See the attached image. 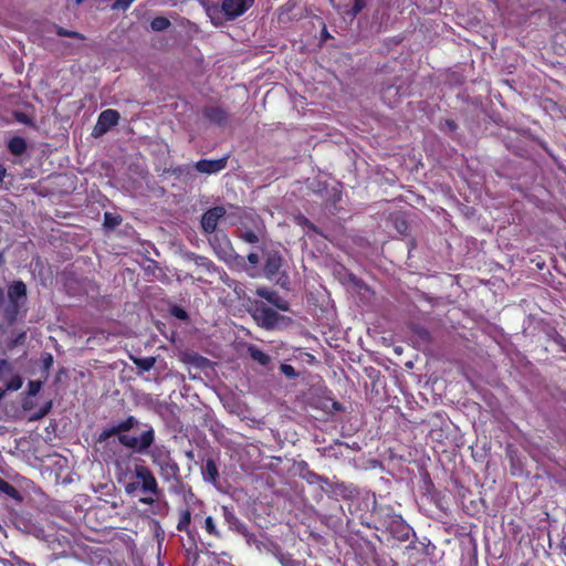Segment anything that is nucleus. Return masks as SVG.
<instances>
[{
    "mask_svg": "<svg viewBox=\"0 0 566 566\" xmlns=\"http://www.w3.org/2000/svg\"><path fill=\"white\" fill-rule=\"evenodd\" d=\"M144 454L149 455L163 481H180V467L172 458L171 450L167 446L155 444L154 442Z\"/></svg>",
    "mask_w": 566,
    "mask_h": 566,
    "instance_id": "obj_3",
    "label": "nucleus"
},
{
    "mask_svg": "<svg viewBox=\"0 0 566 566\" xmlns=\"http://www.w3.org/2000/svg\"><path fill=\"white\" fill-rule=\"evenodd\" d=\"M6 176H7V169H6V167L2 164H0V181L1 182L3 181Z\"/></svg>",
    "mask_w": 566,
    "mask_h": 566,
    "instance_id": "obj_45",
    "label": "nucleus"
},
{
    "mask_svg": "<svg viewBox=\"0 0 566 566\" xmlns=\"http://www.w3.org/2000/svg\"><path fill=\"white\" fill-rule=\"evenodd\" d=\"M51 407H52V402L51 401L46 402L35 413L30 416L29 420L34 421V420H39V419L45 417L50 412Z\"/></svg>",
    "mask_w": 566,
    "mask_h": 566,
    "instance_id": "obj_33",
    "label": "nucleus"
},
{
    "mask_svg": "<svg viewBox=\"0 0 566 566\" xmlns=\"http://www.w3.org/2000/svg\"><path fill=\"white\" fill-rule=\"evenodd\" d=\"M247 260L253 266H255L259 263V261H260L259 255L256 253H254V252L249 253L247 255Z\"/></svg>",
    "mask_w": 566,
    "mask_h": 566,
    "instance_id": "obj_42",
    "label": "nucleus"
},
{
    "mask_svg": "<svg viewBox=\"0 0 566 566\" xmlns=\"http://www.w3.org/2000/svg\"><path fill=\"white\" fill-rule=\"evenodd\" d=\"M135 0H116L111 8L113 10L126 11Z\"/></svg>",
    "mask_w": 566,
    "mask_h": 566,
    "instance_id": "obj_36",
    "label": "nucleus"
},
{
    "mask_svg": "<svg viewBox=\"0 0 566 566\" xmlns=\"http://www.w3.org/2000/svg\"><path fill=\"white\" fill-rule=\"evenodd\" d=\"M280 371L289 379H295L298 376L295 368L290 364H281Z\"/></svg>",
    "mask_w": 566,
    "mask_h": 566,
    "instance_id": "obj_34",
    "label": "nucleus"
},
{
    "mask_svg": "<svg viewBox=\"0 0 566 566\" xmlns=\"http://www.w3.org/2000/svg\"><path fill=\"white\" fill-rule=\"evenodd\" d=\"M203 117L211 124L223 127L228 124L229 113L222 106H205L202 109Z\"/></svg>",
    "mask_w": 566,
    "mask_h": 566,
    "instance_id": "obj_12",
    "label": "nucleus"
},
{
    "mask_svg": "<svg viewBox=\"0 0 566 566\" xmlns=\"http://www.w3.org/2000/svg\"><path fill=\"white\" fill-rule=\"evenodd\" d=\"M190 524H191L190 510L185 509V510L180 511L178 523L176 526L177 531L185 532V533H187L188 536H190L191 535Z\"/></svg>",
    "mask_w": 566,
    "mask_h": 566,
    "instance_id": "obj_22",
    "label": "nucleus"
},
{
    "mask_svg": "<svg viewBox=\"0 0 566 566\" xmlns=\"http://www.w3.org/2000/svg\"><path fill=\"white\" fill-rule=\"evenodd\" d=\"M227 213L223 206H216L208 209L201 217V228L207 234H212L217 231L218 222Z\"/></svg>",
    "mask_w": 566,
    "mask_h": 566,
    "instance_id": "obj_7",
    "label": "nucleus"
},
{
    "mask_svg": "<svg viewBox=\"0 0 566 566\" xmlns=\"http://www.w3.org/2000/svg\"><path fill=\"white\" fill-rule=\"evenodd\" d=\"M209 243L220 260L227 262L229 259L234 256L243 262V258L234 253L231 241L226 232L216 231L209 238Z\"/></svg>",
    "mask_w": 566,
    "mask_h": 566,
    "instance_id": "obj_6",
    "label": "nucleus"
},
{
    "mask_svg": "<svg viewBox=\"0 0 566 566\" xmlns=\"http://www.w3.org/2000/svg\"><path fill=\"white\" fill-rule=\"evenodd\" d=\"M282 266L283 256L279 250H271L265 253L263 275L270 281L275 280L280 286L287 287L290 279L286 272L281 271Z\"/></svg>",
    "mask_w": 566,
    "mask_h": 566,
    "instance_id": "obj_5",
    "label": "nucleus"
},
{
    "mask_svg": "<svg viewBox=\"0 0 566 566\" xmlns=\"http://www.w3.org/2000/svg\"><path fill=\"white\" fill-rule=\"evenodd\" d=\"M4 303V291L0 287V306Z\"/></svg>",
    "mask_w": 566,
    "mask_h": 566,
    "instance_id": "obj_46",
    "label": "nucleus"
},
{
    "mask_svg": "<svg viewBox=\"0 0 566 566\" xmlns=\"http://www.w3.org/2000/svg\"><path fill=\"white\" fill-rule=\"evenodd\" d=\"M28 145L23 137L13 136L8 142V150L13 156H21L27 151Z\"/></svg>",
    "mask_w": 566,
    "mask_h": 566,
    "instance_id": "obj_20",
    "label": "nucleus"
},
{
    "mask_svg": "<svg viewBox=\"0 0 566 566\" xmlns=\"http://www.w3.org/2000/svg\"><path fill=\"white\" fill-rule=\"evenodd\" d=\"M134 365L143 370V371H149L156 364V358L153 356L148 357H136L133 358Z\"/></svg>",
    "mask_w": 566,
    "mask_h": 566,
    "instance_id": "obj_26",
    "label": "nucleus"
},
{
    "mask_svg": "<svg viewBox=\"0 0 566 566\" xmlns=\"http://www.w3.org/2000/svg\"><path fill=\"white\" fill-rule=\"evenodd\" d=\"M57 35L60 36H67V38H75V39H82V35L76 32V31H70V30H66L62 27H59L57 28V31H56Z\"/></svg>",
    "mask_w": 566,
    "mask_h": 566,
    "instance_id": "obj_37",
    "label": "nucleus"
},
{
    "mask_svg": "<svg viewBox=\"0 0 566 566\" xmlns=\"http://www.w3.org/2000/svg\"><path fill=\"white\" fill-rule=\"evenodd\" d=\"M274 557L282 566H306L305 562L294 559L292 554L284 553L281 549L274 553Z\"/></svg>",
    "mask_w": 566,
    "mask_h": 566,
    "instance_id": "obj_23",
    "label": "nucleus"
},
{
    "mask_svg": "<svg viewBox=\"0 0 566 566\" xmlns=\"http://www.w3.org/2000/svg\"><path fill=\"white\" fill-rule=\"evenodd\" d=\"M197 260L198 264L205 266L207 270H210L213 266V262L206 256H198Z\"/></svg>",
    "mask_w": 566,
    "mask_h": 566,
    "instance_id": "obj_41",
    "label": "nucleus"
},
{
    "mask_svg": "<svg viewBox=\"0 0 566 566\" xmlns=\"http://www.w3.org/2000/svg\"><path fill=\"white\" fill-rule=\"evenodd\" d=\"M222 514L224 517V522L228 524L230 530L237 531L240 534H244V532L247 531V526L235 515L233 509L223 505Z\"/></svg>",
    "mask_w": 566,
    "mask_h": 566,
    "instance_id": "obj_16",
    "label": "nucleus"
},
{
    "mask_svg": "<svg viewBox=\"0 0 566 566\" xmlns=\"http://www.w3.org/2000/svg\"><path fill=\"white\" fill-rule=\"evenodd\" d=\"M187 457H188V458H192V457H193L192 451H188V452H187Z\"/></svg>",
    "mask_w": 566,
    "mask_h": 566,
    "instance_id": "obj_47",
    "label": "nucleus"
},
{
    "mask_svg": "<svg viewBox=\"0 0 566 566\" xmlns=\"http://www.w3.org/2000/svg\"><path fill=\"white\" fill-rule=\"evenodd\" d=\"M336 485H337V488H339V489H340V488H342V489H344V488H345L344 483L336 484Z\"/></svg>",
    "mask_w": 566,
    "mask_h": 566,
    "instance_id": "obj_52",
    "label": "nucleus"
},
{
    "mask_svg": "<svg viewBox=\"0 0 566 566\" xmlns=\"http://www.w3.org/2000/svg\"><path fill=\"white\" fill-rule=\"evenodd\" d=\"M392 566H398L397 563H394Z\"/></svg>",
    "mask_w": 566,
    "mask_h": 566,
    "instance_id": "obj_54",
    "label": "nucleus"
},
{
    "mask_svg": "<svg viewBox=\"0 0 566 566\" xmlns=\"http://www.w3.org/2000/svg\"><path fill=\"white\" fill-rule=\"evenodd\" d=\"M170 25H171L170 20L168 18L161 17V15L155 17L150 21V28L153 31H156V32L164 31V30L168 29Z\"/></svg>",
    "mask_w": 566,
    "mask_h": 566,
    "instance_id": "obj_27",
    "label": "nucleus"
},
{
    "mask_svg": "<svg viewBox=\"0 0 566 566\" xmlns=\"http://www.w3.org/2000/svg\"><path fill=\"white\" fill-rule=\"evenodd\" d=\"M120 118L119 113L116 109H105L103 111L97 118L96 125L93 130V135L98 137L105 133H107L113 126L118 124Z\"/></svg>",
    "mask_w": 566,
    "mask_h": 566,
    "instance_id": "obj_8",
    "label": "nucleus"
},
{
    "mask_svg": "<svg viewBox=\"0 0 566 566\" xmlns=\"http://www.w3.org/2000/svg\"><path fill=\"white\" fill-rule=\"evenodd\" d=\"M255 0H223L221 10L228 20H233L247 12Z\"/></svg>",
    "mask_w": 566,
    "mask_h": 566,
    "instance_id": "obj_9",
    "label": "nucleus"
},
{
    "mask_svg": "<svg viewBox=\"0 0 566 566\" xmlns=\"http://www.w3.org/2000/svg\"><path fill=\"white\" fill-rule=\"evenodd\" d=\"M248 354L254 361L259 363L261 366H266L271 361L270 355L260 349L256 345H249Z\"/></svg>",
    "mask_w": 566,
    "mask_h": 566,
    "instance_id": "obj_21",
    "label": "nucleus"
},
{
    "mask_svg": "<svg viewBox=\"0 0 566 566\" xmlns=\"http://www.w3.org/2000/svg\"><path fill=\"white\" fill-rule=\"evenodd\" d=\"M22 384H23V380H22L21 376L15 375L7 381L6 389L10 390V391H17L22 387Z\"/></svg>",
    "mask_w": 566,
    "mask_h": 566,
    "instance_id": "obj_31",
    "label": "nucleus"
},
{
    "mask_svg": "<svg viewBox=\"0 0 566 566\" xmlns=\"http://www.w3.org/2000/svg\"><path fill=\"white\" fill-rule=\"evenodd\" d=\"M123 219L120 216L112 213V212H105L104 213V227L108 229H114L118 227L122 223Z\"/></svg>",
    "mask_w": 566,
    "mask_h": 566,
    "instance_id": "obj_28",
    "label": "nucleus"
},
{
    "mask_svg": "<svg viewBox=\"0 0 566 566\" xmlns=\"http://www.w3.org/2000/svg\"><path fill=\"white\" fill-rule=\"evenodd\" d=\"M134 475L137 481L127 483L125 485V492L128 495H134L139 490L146 495L140 497L139 502L147 505L154 504L160 496L161 490L153 471L145 464H135Z\"/></svg>",
    "mask_w": 566,
    "mask_h": 566,
    "instance_id": "obj_2",
    "label": "nucleus"
},
{
    "mask_svg": "<svg viewBox=\"0 0 566 566\" xmlns=\"http://www.w3.org/2000/svg\"><path fill=\"white\" fill-rule=\"evenodd\" d=\"M13 116H14L15 120L21 124H24L28 126H34L32 118L23 112H14Z\"/></svg>",
    "mask_w": 566,
    "mask_h": 566,
    "instance_id": "obj_35",
    "label": "nucleus"
},
{
    "mask_svg": "<svg viewBox=\"0 0 566 566\" xmlns=\"http://www.w3.org/2000/svg\"><path fill=\"white\" fill-rule=\"evenodd\" d=\"M323 36H329V33H327V30H324Z\"/></svg>",
    "mask_w": 566,
    "mask_h": 566,
    "instance_id": "obj_51",
    "label": "nucleus"
},
{
    "mask_svg": "<svg viewBox=\"0 0 566 566\" xmlns=\"http://www.w3.org/2000/svg\"><path fill=\"white\" fill-rule=\"evenodd\" d=\"M22 306L23 305L9 303V305L4 308V318L9 325H12L17 322Z\"/></svg>",
    "mask_w": 566,
    "mask_h": 566,
    "instance_id": "obj_25",
    "label": "nucleus"
},
{
    "mask_svg": "<svg viewBox=\"0 0 566 566\" xmlns=\"http://www.w3.org/2000/svg\"><path fill=\"white\" fill-rule=\"evenodd\" d=\"M202 476L206 482L216 484L219 480V470L212 458L206 460L202 467Z\"/></svg>",
    "mask_w": 566,
    "mask_h": 566,
    "instance_id": "obj_17",
    "label": "nucleus"
},
{
    "mask_svg": "<svg viewBox=\"0 0 566 566\" xmlns=\"http://www.w3.org/2000/svg\"><path fill=\"white\" fill-rule=\"evenodd\" d=\"M53 365V356L49 353L45 354V356L43 357V369L45 373L49 371V369L52 367Z\"/></svg>",
    "mask_w": 566,
    "mask_h": 566,
    "instance_id": "obj_40",
    "label": "nucleus"
},
{
    "mask_svg": "<svg viewBox=\"0 0 566 566\" xmlns=\"http://www.w3.org/2000/svg\"><path fill=\"white\" fill-rule=\"evenodd\" d=\"M388 531L394 538L400 542L408 541L410 536L415 534L412 527L408 525L400 515L392 517L388 525Z\"/></svg>",
    "mask_w": 566,
    "mask_h": 566,
    "instance_id": "obj_10",
    "label": "nucleus"
},
{
    "mask_svg": "<svg viewBox=\"0 0 566 566\" xmlns=\"http://www.w3.org/2000/svg\"><path fill=\"white\" fill-rule=\"evenodd\" d=\"M11 370V365L7 359H0V374Z\"/></svg>",
    "mask_w": 566,
    "mask_h": 566,
    "instance_id": "obj_43",
    "label": "nucleus"
},
{
    "mask_svg": "<svg viewBox=\"0 0 566 566\" xmlns=\"http://www.w3.org/2000/svg\"><path fill=\"white\" fill-rule=\"evenodd\" d=\"M171 314H172L175 317H177V318H179V319H181V321H186V319H188V318H189V315H188L187 311H186V310H184V308H182V307H180V306H174V307L171 308Z\"/></svg>",
    "mask_w": 566,
    "mask_h": 566,
    "instance_id": "obj_38",
    "label": "nucleus"
},
{
    "mask_svg": "<svg viewBox=\"0 0 566 566\" xmlns=\"http://www.w3.org/2000/svg\"><path fill=\"white\" fill-rule=\"evenodd\" d=\"M235 235L239 239H241L243 242L249 243V244H256L261 240L260 234L256 231H254L243 224L241 227L237 228Z\"/></svg>",
    "mask_w": 566,
    "mask_h": 566,
    "instance_id": "obj_18",
    "label": "nucleus"
},
{
    "mask_svg": "<svg viewBox=\"0 0 566 566\" xmlns=\"http://www.w3.org/2000/svg\"><path fill=\"white\" fill-rule=\"evenodd\" d=\"M0 492L6 494L8 497L21 502L23 500L21 493L8 481L0 476Z\"/></svg>",
    "mask_w": 566,
    "mask_h": 566,
    "instance_id": "obj_24",
    "label": "nucleus"
},
{
    "mask_svg": "<svg viewBox=\"0 0 566 566\" xmlns=\"http://www.w3.org/2000/svg\"><path fill=\"white\" fill-rule=\"evenodd\" d=\"M84 1H85V0H76V3H78V4H80V3L84 2Z\"/></svg>",
    "mask_w": 566,
    "mask_h": 566,
    "instance_id": "obj_53",
    "label": "nucleus"
},
{
    "mask_svg": "<svg viewBox=\"0 0 566 566\" xmlns=\"http://www.w3.org/2000/svg\"><path fill=\"white\" fill-rule=\"evenodd\" d=\"M3 396H4V390L0 389V400L2 399Z\"/></svg>",
    "mask_w": 566,
    "mask_h": 566,
    "instance_id": "obj_48",
    "label": "nucleus"
},
{
    "mask_svg": "<svg viewBox=\"0 0 566 566\" xmlns=\"http://www.w3.org/2000/svg\"><path fill=\"white\" fill-rule=\"evenodd\" d=\"M195 168L189 165H179L170 168V172L176 179L188 182L193 178L192 170Z\"/></svg>",
    "mask_w": 566,
    "mask_h": 566,
    "instance_id": "obj_19",
    "label": "nucleus"
},
{
    "mask_svg": "<svg viewBox=\"0 0 566 566\" xmlns=\"http://www.w3.org/2000/svg\"><path fill=\"white\" fill-rule=\"evenodd\" d=\"M323 36H329V33H327V30H324Z\"/></svg>",
    "mask_w": 566,
    "mask_h": 566,
    "instance_id": "obj_50",
    "label": "nucleus"
},
{
    "mask_svg": "<svg viewBox=\"0 0 566 566\" xmlns=\"http://www.w3.org/2000/svg\"><path fill=\"white\" fill-rule=\"evenodd\" d=\"M366 7V0H354L353 7H352V14L356 17L358 13L363 11V9Z\"/></svg>",
    "mask_w": 566,
    "mask_h": 566,
    "instance_id": "obj_39",
    "label": "nucleus"
},
{
    "mask_svg": "<svg viewBox=\"0 0 566 566\" xmlns=\"http://www.w3.org/2000/svg\"><path fill=\"white\" fill-rule=\"evenodd\" d=\"M446 125L448 126V128L450 130H455L458 128L457 123L454 120H452V119H447L446 120Z\"/></svg>",
    "mask_w": 566,
    "mask_h": 566,
    "instance_id": "obj_44",
    "label": "nucleus"
},
{
    "mask_svg": "<svg viewBox=\"0 0 566 566\" xmlns=\"http://www.w3.org/2000/svg\"><path fill=\"white\" fill-rule=\"evenodd\" d=\"M8 300L10 304H25L27 285L23 281H13L11 284L8 285Z\"/></svg>",
    "mask_w": 566,
    "mask_h": 566,
    "instance_id": "obj_14",
    "label": "nucleus"
},
{
    "mask_svg": "<svg viewBox=\"0 0 566 566\" xmlns=\"http://www.w3.org/2000/svg\"><path fill=\"white\" fill-rule=\"evenodd\" d=\"M203 527L209 535L217 538L221 537V534L217 528L216 523L211 516L206 517Z\"/></svg>",
    "mask_w": 566,
    "mask_h": 566,
    "instance_id": "obj_29",
    "label": "nucleus"
},
{
    "mask_svg": "<svg viewBox=\"0 0 566 566\" xmlns=\"http://www.w3.org/2000/svg\"><path fill=\"white\" fill-rule=\"evenodd\" d=\"M42 386H43V381H41V380H30L28 384L27 394L31 397H34L40 392Z\"/></svg>",
    "mask_w": 566,
    "mask_h": 566,
    "instance_id": "obj_32",
    "label": "nucleus"
},
{
    "mask_svg": "<svg viewBox=\"0 0 566 566\" xmlns=\"http://www.w3.org/2000/svg\"><path fill=\"white\" fill-rule=\"evenodd\" d=\"M229 156H223L219 159H200L193 165V168L200 174H218L226 169Z\"/></svg>",
    "mask_w": 566,
    "mask_h": 566,
    "instance_id": "obj_11",
    "label": "nucleus"
},
{
    "mask_svg": "<svg viewBox=\"0 0 566 566\" xmlns=\"http://www.w3.org/2000/svg\"><path fill=\"white\" fill-rule=\"evenodd\" d=\"M252 316L258 325L266 331L277 328L281 324L291 323V318L279 314L261 301H255L252 307Z\"/></svg>",
    "mask_w": 566,
    "mask_h": 566,
    "instance_id": "obj_4",
    "label": "nucleus"
},
{
    "mask_svg": "<svg viewBox=\"0 0 566 566\" xmlns=\"http://www.w3.org/2000/svg\"><path fill=\"white\" fill-rule=\"evenodd\" d=\"M27 339V332L25 331H22L20 333H18L14 337H12L7 346L9 349H13L15 347H18L19 345H22Z\"/></svg>",
    "mask_w": 566,
    "mask_h": 566,
    "instance_id": "obj_30",
    "label": "nucleus"
},
{
    "mask_svg": "<svg viewBox=\"0 0 566 566\" xmlns=\"http://www.w3.org/2000/svg\"><path fill=\"white\" fill-rule=\"evenodd\" d=\"M323 36H329V33H327V30H324Z\"/></svg>",
    "mask_w": 566,
    "mask_h": 566,
    "instance_id": "obj_49",
    "label": "nucleus"
},
{
    "mask_svg": "<svg viewBox=\"0 0 566 566\" xmlns=\"http://www.w3.org/2000/svg\"><path fill=\"white\" fill-rule=\"evenodd\" d=\"M139 421L134 416H128L125 419L103 429L96 438V442L103 443L111 437L117 436L118 442L136 453L144 454L155 442L156 433L151 424L144 423L139 437L128 436L126 432L135 427H138Z\"/></svg>",
    "mask_w": 566,
    "mask_h": 566,
    "instance_id": "obj_1",
    "label": "nucleus"
},
{
    "mask_svg": "<svg viewBox=\"0 0 566 566\" xmlns=\"http://www.w3.org/2000/svg\"><path fill=\"white\" fill-rule=\"evenodd\" d=\"M256 295L266 300L269 303H271L274 307H276L280 311L287 312L290 311V303L279 295L277 292L271 291L266 287H259L256 289Z\"/></svg>",
    "mask_w": 566,
    "mask_h": 566,
    "instance_id": "obj_13",
    "label": "nucleus"
},
{
    "mask_svg": "<svg viewBox=\"0 0 566 566\" xmlns=\"http://www.w3.org/2000/svg\"><path fill=\"white\" fill-rule=\"evenodd\" d=\"M301 468V478L305 480L308 484H317L323 486L324 484H328V478L321 475L308 468V464L305 461L300 463Z\"/></svg>",
    "mask_w": 566,
    "mask_h": 566,
    "instance_id": "obj_15",
    "label": "nucleus"
}]
</instances>
